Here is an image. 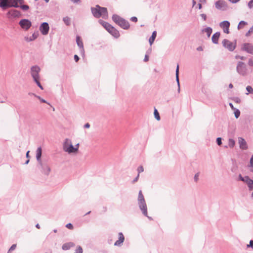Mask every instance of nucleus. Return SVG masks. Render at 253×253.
Masks as SVG:
<instances>
[{"instance_id": "1", "label": "nucleus", "mask_w": 253, "mask_h": 253, "mask_svg": "<svg viewBox=\"0 0 253 253\" xmlns=\"http://www.w3.org/2000/svg\"><path fill=\"white\" fill-rule=\"evenodd\" d=\"M91 11L93 15L96 18L102 17L105 19L108 18L107 9L105 7L96 5L95 7L91 8Z\"/></svg>"}, {"instance_id": "2", "label": "nucleus", "mask_w": 253, "mask_h": 253, "mask_svg": "<svg viewBox=\"0 0 253 253\" xmlns=\"http://www.w3.org/2000/svg\"><path fill=\"white\" fill-rule=\"evenodd\" d=\"M138 204L143 215L151 219V217L148 215L147 205L141 190H140L138 193Z\"/></svg>"}, {"instance_id": "3", "label": "nucleus", "mask_w": 253, "mask_h": 253, "mask_svg": "<svg viewBox=\"0 0 253 253\" xmlns=\"http://www.w3.org/2000/svg\"><path fill=\"white\" fill-rule=\"evenodd\" d=\"M63 150L68 154H76L78 152V148H74L71 140L69 138H66L64 140Z\"/></svg>"}, {"instance_id": "4", "label": "nucleus", "mask_w": 253, "mask_h": 253, "mask_svg": "<svg viewBox=\"0 0 253 253\" xmlns=\"http://www.w3.org/2000/svg\"><path fill=\"white\" fill-rule=\"evenodd\" d=\"M112 19L114 22L124 29H128L129 28L128 22L117 14L113 15Z\"/></svg>"}, {"instance_id": "5", "label": "nucleus", "mask_w": 253, "mask_h": 253, "mask_svg": "<svg viewBox=\"0 0 253 253\" xmlns=\"http://www.w3.org/2000/svg\"><path fill=\"white\" fill-rule=\"evenodd\" d=\"M237 72L243 76H246L249 73L246 64L243 62H239L236 67Z\"/></svg>"}, {"instance_id": "6", "label": "nucleus", "mask_w": 253, "mask_h": 253, "mask_svg": "<svg viewBox=\"0 0 253 253\" xmlns=\"http://www.w3.org/2000/svg\"><path fill=\"white\" fill-rule=\"evenodd\" d=\"M239 179L247 184L249 190L252 191L253 190V180L251 179L248 176L243 177L240 174L239 175Z\"/></svg>"}, {"instance_id": "7", "label": "nucleus", "mask_w": 253, "mask_h": 253, "mask_svg": "<svg viewBox=\"0 0 253 253\" xmlns=\"http://www.w3.org/2000/svg\"><path fill=\"white\" fill-rule=\"evenodd\" d=\"M223 46L230 51H233L236 48V42H231L230 41L224 39L222 41Z\"/></svg>"}, {"instance_id": "8", "label": "nucleus", "mask_w": 253, "mask_h": 253, "mask_svg": "<svg viewBox=\"0 0 253 253\" xmlns=\"http://www.w3.org/2000/svg\"><path fill=\"white\" fill-rule=\"evenodd\" d=\"M41 71L40 67L38 66H34L31 68V75L33 80L40 79L39 73Z\"/></svg>"}, {"instance_id": "9", "label": "nucleus", "mask_w": 253, "mask_h": 253, "mask_svg": "<svg viewBox=\"0 0 253 253\" xmlns=\"http://www.w3.org/2000/svg\"><path fill=\"white\" fill-rule=\"evenodd\" d=\"M215 6L216 9L220 10H226L228 6L225 1L223 0H219L215 2Z\"/></svg>"}, {"instance_id": "10", "label": "nucleus", "mask_w": 253, "mask_h": 253, "mask_svg": "<svg viewBox=\"0 0 253 253\" xmlns=\"http://www.w3.org/2000/svg\"><path fill=\"white\" fill-rule=\"evenodd\" d=\"M19 24L23 29L27 31L31 27L32 23L28 19H23L19 21Z\"/></svg>"}, {"instance_id": "11", "label": "nucleus", "mask_w": 253, "mask_h": 253, "mask_svg": "<svg viewBox=\"0 0 253 253\" xmlns=\"http://www.w3.org/2000/svg\"><path fill=\"white\" fill-rule=\"evenodd\" d=\"M39 29L43 35H46L49 30L48 24L47 22L42 23L40 26Z\"/></svg>"}, {"instance_id": "12", "label": "nucleus", "mask_w": 253, "mask_h": 253, "mask_svg": "<svg viewBox=\"0 0 253 253\" xmlns=\"http://www.w3.org/2000/svg\"><path fill=\"white\" fill-rule=\"evenodd\" d=\"M242 49L248 53L253 54V45L250 43H245L243 44Z\"/></svg>"}, {"instance_id": "13", "label": "nucleus", "mask_w": 253, "mask_h": 253, "mask_svg": "<svg viewBox=\"0 0 253 253\" xmlns=\"http://www.w3.org/2000/svg\"><path fill=\"white\" fill-rule=\"evenodd\" d=\"M238 144L239 147L242 150H247L248 148L247 142L242 137H238Z\"/></svg>"}, {"instance_id": "14", "label": "nucleus", "mask_w": 253, "mask_h": 253, "mask_svg": "<svg viewBox=\"0 0 253 253\" xmlns=\"http://www.w3.org/2000/svg\"><path fill=\"white\" fill-rule=\"evenodd\" d=\"M118 240L115 242L114 246L117 247H121L122 246L123 242L125 241V237L122 232H119L118 234Z\"/></svg>"}, {"instance_id": "15", "label": "nucleus", "mask_w": 253, "mask_h": 253, "mask_svg": "<svg viewBox=\"0 0 253 253\" xmlns=\"http://www.w3.org/2000/svg\"><path fill=\"white\" fill-rule=\"evenodd\" d=\"M40 168L42 170V172L45 174L48 175L50 171V169L47 164H44L42 162V164H39Z\"/></svg>"}, {"instance_id": "16", "label": "nucleus", "mask_w": 253, "mask_h": 253, "mask_svg": "<svg viewBox=\"0 0 253 253\" xmlns=\"http://www.w3.org/2000/svg\"><path fill=\"white\" fill-rule=\"evenodd\" d=\"M39 33L38 31L35 32L31 36L25 37L24 39L27 42H30L36 40L39 36Z\"/></svg>"}, {"instance_id": "17", "label": "nucleus", "mask_w": 253, "mask_h": 253, "mask_svg": "<svg viewBox=\"0 0 253 253\" xmlns=\"http://www.w3.org/2000/svg\"><path fill=\"white\" fill-rule=\"evenodd\" d=\"M76 42H77L78 46H79V47L80 49L81 52L83 54H84V48L83 42L81 39L80 38V37L79 36L76 37Z\"/></svg>"}, {"instance_id": "18", "label": "nucleus", "mask_w": 253, "mask_h": 253, "mask_svg": "<svg viewBox=\"0 0 253 253\" xmlns=\"http://www.w3.org/2000/svg\"><path fill=\"white\" fill-rule=\"evenodd\" d=\"M42 154V149L41 147L37 148L36 151V159L39 164H42L41 156Z\"/></svg>"}, {"instance_id": "19", "label": "nucleus", "mask_w": 253, "mask_h": 253, "mask_svg": "<svg viewBox=\"0 0 253 253\" xmlns=\"http://www.w3.org/2000/svg\"><path fill=\"white\" fill-rule=\"evenodd\" d=\"M19 7L17 2L15 0H7L6 7Z\"/></svg>"}, {"instance_id": "20", "label": "nucleus", "mask_w": 253, "mask_h": 253, "mask_svg": "<svg viewBox=\"0 0 253 253\" xmlns=\"http://www.w3.org/2000/svg\"><path fill=\"white\" fill-rule=\"evenodd\" d=\"M108 32L116 38H118L120 36L119 32L113 26L111 27Z\"/></svg>"}, {"instance_id": "21", "label": "nucleus", "mask_w": 253, "mask_h": 253, "mask_svg": "<svg viewBox=\"0 0 253 253\" xmlns=\"http://www.w3.org/2000/svg\"><path fill=\"white\" fill-rule=\"evenodd\" d=\"M7 15H10L12 17H18L20 15V13L19 11L15 10V9H12L11 10H9L7 13Z\"/></svg>"}, {"instance_id": "22", "label": "nucleus", "mask_w": 253, "mask_h": 253, "mask_svg": "<svg viewBox=\"0 0 253 253\" xmlns=\"http://www.w3.org/2000/svg\"><path fill=\"white\" fill-rule=\"evenodd\" d=\"M75 246V244L74 243L70 242L64 244L62 245V249L65 251L68 250L70 248L74 247Z\"/></svg>"}, {"instance_id": "23", "label": "nucleus", "mask_w": 253, "mask_h": 253, "mask_svg": "<svg viewBox=\"0 0 253 253\" xmlns=\"http://www.w3.org/2000/svg\"><path fill=\"white\" fill-rule=\"evenodd\" d=\"M99 23L101 24L103 27L105 28V29L109 32V31L110 30V28H111L112 26L109 24L108 23L105 22L102 20H99Z\"/></svg>"}, {"instance_id": "24", "label": "nucleus", "mask_w": 253, "mask_h": 253, "mask_svg": "<svg viewBox=\"0 0 253 253\" xmlns=\"http://www.w3.org/2000/svg\"><path fill=\"white\" fill-rule=\"evenodd\" d=\"M220 36V33L219 32H216L214 33L211 38V40L213 43L215 44H217L218 42V39Z\"/></svg>"}, {"instance_id": "25", "label": "nucleus", "mask_w": 253, "mask_h": 253, "mask_svg": "<svg viewBox=\"0 0 253 253\" xmlns=\"http://www.w3.org/2000/svg\"><path fill=\"white\" fill-rule=\"evenodd\" d=\"M178 74H179V66L177 65L176 72H175V75H176V81L178 85V92H180V84H179V78H178Z\"/></svg>"}, {"instance_id": "26", "label": "nucleus", "mask_w": 253, "mask_h": 253, "mask_svg": "<svg viewBox=\"0 0 253 253\" xmlns=\"http://www.w3.org/2000/svg\"><path fill=\"white\" fill-rule=\"evenodd\" d=\"M212 30L211 27H207L202 30V33H206L208 37H210L211 36V34L212 33Z\"/></svg>"}, {"instance_id": "27", "label": "nucleus", "mask_w": 253, "mask_h": 253, "mask_svg": "<svg viewBox=\"0 0 253 253\" xmlns=\"http://www.w3.org/2000/svg\"><path fill=\"white\" fill-rule=\"evenodd\" d=\"M156 36H157V32L156 31H154L152 33V34L151 37L149 39V42L150 45H151L153 43V42L155 41V39H156Z\"/></svg>"}, {"instance_id": "28", "label": "nucleus", "mask_w": 253, "mask_h": 253, "mask_svg": "<svg viewBox=\"0 0 253 253\" xmlns=\"http://www.w3.org/2000/svg\"><path fill=\"white\" fill-rule=\"evenodd\" d=\"M219 26L222 29L226 28H229L230 22L228 21H224L221 22L219 24Z\"/></svg>"}, {"instance_id": "29", "label": "nucleus", "mask_w": 253, "mask_h": 253, "mask_svg": "<svg viewBox=\"0 0 253 253\" xmlns=\"http://www.w3.org/2000/svg\"><path fill=\"white\" fill-rule=\"evenodd\" d=\"M248 168L249 170L253 173V155L251 156L250 162L249 165H248Z\"/></svg>"}, {"instance_id": "30", "label": "nucleus", "mask_w": 253, "mask_h": 253, "mask_svg": "<svg viewBox=\"0 0 253 253\" xmlns=\"http://www.w3.org/2000/svg\"><path fill=\"white\" fill-rule=\"evenodd\" d=\"M63 20L66 25L69 26L70 25L71 19L69 17H68V16L64 17L63 18Z\"/></svg>"}, {"instance_id": "31", "label": "nucleus", "mask_w": 253, "mask_h": 253, "mask_svg": "<svg viewBox=\"0 0 253 253\" xmlns=\"http://www.w3.org/2000/svg\"><path fill=\"white\" fill-rule=\"evenodd\" d=\"M7 0H0V7L4 9L6 7Z\"/></svg>"}, {"instance_id": "32", "label": "nucleus", "mask_w": 253, "mask_h": 253, "mask_svg": "<svg viewBox=\"0 0 253 253\" xmlns=\"http://www.w3.org/2000/svg\"><path fill=\"white\" fill-rule=\"evenodd\" d=\"M235 144V142L234 140L232 138H230L228 140V145L229 147L232 148L234 147Z\"/></svg>"}, {"instance_id": "33", "label": "nucleus", "mask_w": 253, "mask_h": 253, "mask_svg": "<svg viewBox=\"0 0 253 253\" xmlns=\"http://www.w3.org/2000/svg\"><path fill=\"white\" fill-rule=\"evenodd\" d=\"M247 24V23L244 21H241L239 22L238 25V29H240L243 28Z\"/></svg>"}, {"instance_id": "34", "label": "nucleus", "mask_w": 253, "mask_h": 253, "mask_svg": "<svg viewBox=\"0 0 253 253\" xmlns=\"http://www.w3.org/2000/svg\"><path fill=\"white\" fill-rule=\"evenodd\" d=\"M154 116L156 119L158 121H159L160 120V117L159 114V112H158L157 110L156 109H155L154 110Z\"/></svg>"}, {"instance_id": "35", "label": "nucleus", "mask_w": 253, "mask_h": 253, "mask_svg": "<svg viewBox=\"0 0 253 253\" xmlns=\"http://www.w3.org/2000/svg\"><path fill=\"white\" fill-rule=\"evenodd\" d=\"M246 90L248 91V92L246 93V94H248L249 93H253V89L251 86H247L246 87Z\"/></svg>"}, {"instance_id": "36", "label": "nucleus", "mask_w": 253, "mask_h": 253, "mask_svg": "<svg viewBox=\"0 0 253 253\" xmlns=\"http://www.w3.org/2000/svg\"><path fill=\"white\" fill-rule=\"evenodd\" d=\"M151 51V49H150L149 50H148L147 51V53L145 54V57H144V62H147L149 60L148 54L150 53Z\"/></svg>"}, {"instance_id": "37", "label": "nucleus", "mask_w": 253, "mask_h": 253, "mask_svg": "<svg viewBox=\"0 0 253 253\" xmlns=\"http://www.w3.org/2000/svg\"><path fill=\"white\" fill-rule=\"evenodd\" d=\"M234 115H235V117L236 119L238 118L240 116V111H239V109H235L234 110Z\"/></svg>"}, {"instance_id": "38", "label": "nucleus", "mask_w": 253, "mask_h": 253, "mask_svg": "<svg viewBox=\"0 0 253 253\" xmlns=\"http://www.w3.org/2000/svg\"><path fill=\"white\" fill-rule=\"evenodd\" d=\"M16 248V244H13L11 247L8 250L7 253H10L11 252L14 251Z\"/></svg>"}, {"instance_id": "39", "label": "nucleus", "mask_w": 253, "mask_h": 253, "mask_svg": "<svg viewBox=\"0 0 253 253\" xmlns=\"http://www.w3.org/2000/svg\"><path fill=\"white\" fill-rule=\"evenodd\" d=\"M33 95L37 97V98H38L41 102H43V103H47V102L46 101V100H45L44 99H43V98H41L40 96H38L34 93H33Z\"/></svg>"}, {"instance_id": "40", "label": "nucleus", "mask_w": 253, "mask_h": 253, "mask_svg": "<svg viewBox=\"0 0 253 253\" xmlns=\"http://www.w3.org/2000/svg\"><path fill=\"white\" fill-rule=\"evenodd\" d=\"M19 7L24 11H26L29 8V6L27 5H21V6H19Z\"/></svg>"}, {"instance_id": "41", "label": "nucleus", "mask_w": 253, "mask_h": 253, "mask_svg": "<svg viewBox=\"0 0 253 253\" xmlns=\"http://www.w3.org/2000/svg\"><path fill=\"white\" fill-rule=\"evenodd\" d=\"M200 173L199 172L196 173L194 177V179L195 182H197L199 180Z\"/></svg>"}, {"instance_id": "42", "label": "nucleus", "mask_w": 253, "mask_h": 253, "mask_svg": "<svg viewBox=\"0 0 253 253\" xmlns=\"http://www.w3.org/2000/svg\"><path fill=\"white\" fill-rule=\"evenodd\" d=\"M144 171V169H143V168L142 166H139L138 167V168H137V171H138V174H140V173L141 172H142L143 171Z\"/></svg>"}, {"instance_id": "43", "label": "nucleus", "mask_w": 253, "mask_h": 253, "mask_svg": "<svg viewBox=\"0 0 253 253\" xmlns=\"http://www.w3.org/2000/svg\"><path fill=\"white\" fill-rule=\"evenodd\" d=\"M247 248H251L253 249V240H250L249 244L247 245Z\"/></svg>"}, {"instance_id": "44", "label": "nucleus", "mask_w": 253, "mask_h": 253, "mask_svg": "<svg viewBox=\"0 0 253 253\" xmlns=\"http://www.w3.org/2000/svg\"><path fill=\"white\" fill-rule=\"evenodd\" d=\"M66 227L67 228H68V229H70V230H72V229H73V225H72L71 223H70L67 224L66 225Z\"/></svg>"}, {"instance_id": "45", "label": "nucleus", "mask_w": 253, "mask_h": 253, "mask_svg": "<svg viewBox=\"0 0 253 253\" xmlns=\"http://www.w3.org/2000/svg\"><path fill=\"white\" fill-rule=\"evenodd\" d=\"M200 16L202 18V19L204 20V21H206L207 20V15L206 14H204V13H202V14H200Z\"/></svg>"}, {"instance_id": "46", "label": "nucleus", "mask_w": 253, "mask_h": 253, "mask_svg": "<svg viewBox=\"0 0 253 253\" xmlns=\"http://www.w3.org/2000/svg\"><path fill=\"white\" fill-rule=\"evenodd\" d=\"M216 143L219 146L221 145L222 141H221V138L220 137H218L216 139Z\"/></svg>"}, {"instance_id": "47", "label": "nucleus", "mask_w": 253, "mask_h": 253, "mask_svg": "<svg viewBox=\"0 0 253 253\" xmlns=\"http://www.w3.org/2000/svg\"><path fill=\"white\" fill-rule=\"evenodd\" d=\"M248 6L250 8H252L253 7V0H251L249 2Z\"/></svg>"}, {"instance_id": "48", "label": "nucleus", "mask_w": 253, "mask_h": 253, "mask_svg": "<svg viewBox=\"0 0 253 253\" xmlns=\"http://www.w3.org/2000/svg\"><path fill=\"white\" fill-rule=\"evenodd\" d=\"M235 58L237 59H241V60L245 59V57L241 56H240V55H236L235 56Z\"/></svg>"}, {"instance_id": "49", "label": "nucleus", "mask_w": 253, "mask_h": 253, "mask_svg": "<svg viewBox=\"0 0 253 253\" xmlns=\"http://www.w3.org/2000/svg\"><path fill=\"white\" fill-rule=\"evenodd\" d=\"M34 82L36 83L37 85L39 86L40 85H41L40 82V79L34 80Z\"/></svg>"}, {"instance_id": "50", "label": "nucleus", "mask_w": 253, "mask_h": 253, "mask_svg": "<svg viewBox=\"0 0 253 253\" xmlns=\"http://www.w3.org/2000/svg\"><path fill=\"white\" fill-rule=\"evenodd\" d=\"M130 20L134 22H136L137 21V18L135 16L131 17Z\"/></svg>"}, {"instance_id": "51", "label": "nucleus", "mask_w": 253, "mask_h": 253, "mask_svg": "<svg viewBox=\"0 0 253 253\" xmlns=\"http://www.w3.org/2000/svg\"><path fill=\"white\" fill-rule=\"evenodd\" d=\"M139 177V174H138L137 176L133 180L132 183H134L135 182H136L138 180Z\"/></svg>"}, {"instance_id": "52", "label": "nucleus", "mask_w": 253, "mask_h": 253, "mask_svg": "<svg viewBox=\"0 0 253 253\" xmlns=\"http://www.w3.org/2000/svg\"><path fill=\"white\" fill-rule=\"evenodd\" d=\"M223 30L225 33L228 34L229 33V28H223Z\"/></svg>"}, {"instance_id": "53", "label": "nucleus", "mask_w": 253, "mask_h": 253, "mask_svg": "<svg viewBox=\"0 0 253 253\" xmlns=\"http://www.w3.org/2000/svg\"><path fill=\"white\" fill-rule=\"evenodd\" d=\"M248 64L250 66H253V60L252 59H250L249 60Z\"/></svg>"}, {"instance_id": "54", "label": "nucleus", "mask_w": 253, "mask_h": 253, "mask_svg": "<svg viewBox=\"0 0 253 253\" xmlns=\"http://www.w3.org/2000/svg\"><path fill=\"white\" fill-rule=\"evenodd\" d=\"M74 57V60H75L76 62H78L79 61V57L77 55H75Z\"/></svg>"}, {"instance_id": "55", "label": "nucleus", "mask_w": 253, "mask_h": 253, "mask_svg": "<svg viewBox=\"0 0 253 253\" xmlns=\"http://www.w3.org/2000/svg\"><path fill=\"white\" fill-rule=\"evenodd\" d=\"M228 0L233 3H235L238 2L240 0Z\"/></svg>"}, {"instance_id": "56", "label": "nucleus", "mask_w": 253, "mask_h": 253, "mask_svg": "<svg viewBox=\"0 0 253 253\" xmlns=\"http://www.w3.org/2000/svg\"><path fill=\"white\" fill-rule=\"evenodd\" d=\"M196 49L197 51H203V48L202 46H200L198 47Z\"/></svg>"}, {"instance_id": "57", "label": "nucleus", "mask_w": 253, "mask_h": 253, "mask_svg": "<svg viewBox=\"0 0 253 253\" xmlns=\"http://www.w3.org/2000/svg\"><path fill=\"white\" fill-rule=\"evenodd\" d=\"M229 106H230V107L231 108V109H232V110H235V109H236L235 108H234V106H233V105L232 104V103H229Z\"/></svg>"}, {"instance_id": "58", "label": "nucleus", "mask_w": 253, "mask_h": 253, "mask_svg": "<svg viewBox=\"0 0 253 253\" xmlns=\"http://www.w3.org/2000/svg\"><path fill=\"white\" fill-rule=\"evenodd\" d=\"M89 127H90V125L89 123H86L84 126V128H89Z\"/></svg>"}, {"instance_id": "59", "label": "nucleus", "mask_w": 253, "mask_h": 253, "mask_svg": "<svg viewBox=\"0 0 253 253\" xmlns=\"http://www.w3.org/2000/svg\"><path fill=\"white\" fill-rule=\"evenodd\" d=\"M16 2H19L20 4H22L23 2V0H15Z\"/></svg>"}, {"instance_id": "60", "label": "nucleus", "mask_w": 253, "mask_h": 253, "mask_svg": "<svg viewBox=\"0 0 253 253\" xmlns=\"http://www.w3.org/2000/svg\"><path fill=\"white\" fill-rule=\"evenodd\" d=\"M252 33V32H251L250 31V30H249L248 31V32L246 34V36L247 37L249 36L250 35V33Z\"/></svg>"}, {"instance_id": "61", "label": "nucleus", "mask_w": 253, "mask_h": 253, "mask_svg": "<svg viewBox=\"0 0 253 253\" xmlns=\"http://www.w3.org/2000/svg\"><path fill=\"white\" fill-rule=\"evenodd\" d=\"M72 1H73L74 3H77L80 0H71Z\"/></svg>"}, {"instance_id": "62", "label": "nucleus", "mask_w": 253, "mask_h": 253, "mask_svg": "<svg viewBox=\"0 0 253 253\" xmlns=\"http://www.w3.org/2000/svg\"><path fill=\"white\" fill-rule=\"evenodd\" d=\"M196 3V2L195 0H192V4H193V6H194Z\"/></svg>"}, {"instance_id": "63", "label": "nucleus", "mask_w": 253, "mask_h": 253, "mask_svg": "<svg viewBox=\"0 0 253 253\" xmlns=\"http://www.w3.org/2000/svg\"><path fill=\"white\" fill-rule=\"evenodd\" d=\"M229 87L230 88H233V84H229Z\"/></svg>"}, {"instance_id": "64", "label": "nucleus", "mask_w": 253, "mask_h": 253, "mask_svg": "<svg viewBox=\"0 0 253 253\" xmlns=\"http://www.w3.org/2000/svg\"><path fill=\"white\" fill-rule=\"evenodd\" d=\"M250 31L253 32V26L250 29Z\"/></svg>"}]
</instances>
